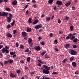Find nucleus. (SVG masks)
<instances>
[{"mask_svg": "<svg viewBox=\"0 0 79 79\" xmlns=\"http://www.w3.org/2000/svg\"><path fill=\"white\" fill-rule=\"evenodd\" d=\"M72 64L73 67H74V68H76V62H73Z\"/></svg>", "mask_w": 79, "mask_h": 79, "instance_id": "nucleus-15", "label": "nucleus"}, {"mask_svg": "<svg viewBox=\"0 0 79 79\" xmlns=\"http://www.w3.org/2000/svg\"><path fill=\"white\" fill-rule=\"evenodd\" d=\"M58 74V72H54L52 73V74Z\"/></svg>", "mask_w": 79, "mask_h": 79, "instance_id": "nucleus-38", "label": "nucleus"}, {"mask_svg": "<svg viewBox=\"0 0 79 79\" xmlns=\"http://www.w3.org/2000/svg\"><path fill=\"white\" fill-rule=\"evenodd\" d=\"M69 52L70 54L72 55H76L77 54V52L73 50H72L70 51Z\"/></svg>", "mask_w": 79, "mask_h": 79, "instance_id": "nucleus-3", "label": "nucleus"}, {"mask_svg": "<svg viewBox=\"0 0 79 79\" xmlns=\"http://www.w3.org/2000/svg\"><path fill=\"white\" fill-rule=\"evenodd\" d=\"M5 48H3L2 50V53H5L6 52V53H9V50H8V49H9V47L8 46H6L5 47Z\"/></svg>", "mask_w": 79, "mask_h": 79, "instance_id": "nucleus-2", "label": "nucleus"}, {"mask_svg": "<svg viewBox=\"0 0 79 79\" xmlns=\"http://www.w3.org/2000/svg\"><path fill=\"white\" fill-rule=\"evenodd\" d=\"M56 3L58 5H61L62 4V2L60 1H58L56 2Z\"/></svg>", "mask_w": 79, "mask_h": 79, "instance_id": "nucleus-13", "label": "nucleus"}, {"mask_svg": "<svg viewBox=\"0 0 79 79\" xmlns=\"http://www.w3.org/2000/svg\"><path fill=\"white\" fill-rule=\"evenodd\" d=\"M29 6V5L27 4L26 5L25 7H24V9H26V8H27V7H28V6Z\"/></svg>", "mask_w": 79, "mask_h": 79, "instance_id": "nucleus-46", "label": "nucleus"}, {"mask_svg": "<svg viewBox=\"0 0 79 79\" xmlns=\"http://www.w3.org/2000/svg\"><path fill=\"white\" fill-rule=\"evenodd\" d=\"M27 62H30L31 61V57H28L27 59Z\"/></svg>", "mask_w": 79, "mask_h": 79, "instance_id": "nucleus-23", "label": "nucleus"}, {"mask_svg": "<svg viewBox=\"0 0 79 79\" xmlns=\"http://www.w3.org/2000/svg\"><path fill=\"white\" fill-rule=\"evenodd\" d=\"M32 40L31 38H28V42L29 44L30 43H32Z\"/></svg>", "mask_w": 79, "mask_h": 79, "instance_id": "nucleus-18", "label": "nucleus"}, {"mask_svg": "<svg viewBox=\"0 0 79 79\" xmlns=\"http://www.w3.org/2000/svg\"><path fill=\"white\" fill-rule=\"evenodd\" d=\"M6 36L9 38H11V37H12V35L10 34V33H9L7 34Z\"/></svg>", "mask_w": 79, "mask_h": 79, "instance_id": "nucleus-10", "label": "nucleus"}, {"mask_svg": "<svg viewBox=\"0 0 79 79\" xmlns=\"http://www.w3.org/2000/svg\"><path fill=\"white\" fill-rule=\"evenodd\" d=\"M7 22L9 23H10V22H11V18L7 17Z\"/></svg>", "mask_w": 79, "mask_h": 79, "instance_id": "nucleus-16", "label": "nucleus"}, {"mask_svg": "<svg viewBox=\"0 0 79 79\" xmlns=\"http://www.w3.org/2000/svg\"><path fill=\"white\" fill-rule=\"evenodd\" d=\"M12 4L13 5H17V1L15 0L14 2H12Z\"/></svg>", "mask_w": 79, "mask_h": 79, "instance_id": "nucleus-14", "label": "nucleus"}, {"mask_svg": "<svg viewBox=\"0 0 79 79\" xmlns=\"http://www.w3.org/2000/svg\"><path fill=\"white\" fill-rule=\"evenodd\" d=\"M47 52V51H45L43 52L42 53H41V55L42 56H44V54H45V53H46V52Z\"/></svg>", "mask_w": 79, "mask_h": 79, "instance_id": "nucleus-31", "label": "nucleus"}, {"mask_svg": "<svg viewBox=\"0 0 79 79\" xmlns=\"http://www.w3.org/2000/svg\"><path fill=\"white\" fill-rule=\"evenodd\" d=\"M29 45L30 47H32V46L33 45V43H29Z\"/></svg>", "mask_w": 79, "mask_h": 79, "instance_id": "nucleus-28", "label": "nucleus"}, {"mask_svg": "<svg viewBox=\"0 0 79 79\" xmlns=\"http://www.w3.org/2000/svg\"><path fill=\"white\" fill-rule=\"evenodd\" d=\"M70 46V45L69 44H66L65 45V48H67L69 47Z\"/></svg>", "mask_w": 79, "mask_h": 79, "instance_id": "nucleus-25", "label": "nucleus"}, {"mask_svg": "<svg viewBox=\"0 0 79 79\" xmlns=\"http://www.w3.org/2000/svg\"><path fill=\"white\" fill-rule=\"evenodd\" d=\"M20 62L21 63H22V64H24V61L23 60H20Z\"/></svg>", "mask_w": 79, "mask_h": 79, "instance_id": "nucleus-41", "label": "nucleus"}, {"mask_svg": "<svg viewBox=\"0 0 79 79\" xmlns=\"http://www.w3.org/2000/svg\"><path fill=\"white\" fill-rule=\"evenodd\" d=\"M29 51V50L28 49H27L26 50H25V52H28Z\"/></svg>", "mask_w": 79, "mask_h": 79, "instance_id": "nucleus-56", "label": "nucleus"}, {"mask_svg": "<svg viewBox=\"0 0 79 79\" xmlns=\"http://www.w3.org/2000/svg\"><path fill=\"white\" fill-rule=\"evenodd\" d=\"M38 61H39V62H40V63H42V64H43V62H42V61H41V60H38Z\"/></svg>", "mask_w": 79, "mask_h": 79, "instance_id": "nucleus-47", "label": "nucleus"}, {"mask_svg": "<svg viewBox=\"0 0 79 79\" xmlns=\"http://www.w3.org/2000/svg\"><path fill=\"white\" fill-rule=\"evenodd\" d=\"M54 44H58V41L57 40H55L54 41Z\"/></svg>", "mask_w": 79, "mask_h": 79, "instance_id": "nucleus-29", "label": "nucleus"}, {"mask_svg": "<svg viewBox=\"0 0 79 79\" xmlns=\"http://www.w3.org/2000/svg\"><path fill=\"white\" fill-rule=\"evenodd\" d=\"M33 6L35 8H36L37 7V6H36V5H33Z\"/></svg>", "mask_w": 79, "mask_h": 79, "instance_id": "nucleus-62", "label": "nucleus"}, {"mask_svg": "<svg viewBox=\"0 0 79 79\" xmlns=\"http://www.w3.org/2000/svg\"><path fill=\"white\" fill-rule=\"evenodd\" d=\"M16 56V55L14 54L13 56V58H15Z\"/></svg>", "mask_w": 79, "mask_h": 79, "instance_id": "nucleus-60", "label": "nucleus"}, {"mask_svg": "<svg viewBox=\"0 0 79 79\" xmlns=\"http://www.w3.org/2000/svg\"><path fill=\"white\" fill-rule=\"evenodd\" d=\"M73 59H74V57H71L70 59V61H72L73 60Z\"/></svg>", "mask_w": 79, "mask_h": 79, "instance_id": "nucleus-36", "label": "nucleus"}, {"mask_svg": "<svg viewBox=\"0 0 79 79\" xmlns=\"http://www.w3.org/2000/svg\"><path fill=\"white\" fill-rule=\"evenodd\" d=\"M68 60L67 59V58H65L63 60L62 62L63 63H66V61H67Z\"/></svg>", "mask_w": 79, "mask_h": 79, "instance_id": "nucleus-26", "label": "nucleus"}, {"mask_svg": "<svg viewBox=\"0 0 79 79\" xmlns=\"http://www.w3.org/2000/svg\"><path fill=\"white\" fill-rule=\"evenodd\" d=\"M16 30H14L13 31V34H16Z\"/></svg>", "mask_w": 79, "mask_h": 79, "instance_id": "nucleus-52", "label": "nucleus"}, {"mask_svg": "<svg viewBox=\"0 0 79 79\" xmlns=\"http://www.w3.org/2000/svg\"><path fill=\"white\" fill-rule=\"evenodd\" d=\"M28 22L30 23H32V19L31 18H29L28 19Z\"/></svg>", "mask_w": 79, "mask_h": 79, "instance_id": "nucleus-22", "label": "nucleus"}, {"mask_svg": "<svg viewBox=\"0 0 79 79\" xmlns=\"http://www.w3.org/2000/svg\"><path fill=\"white\" fill-rule=\"evenodd\" d=\"M27 32H31V28L30 27H27Z\"/></svg>", "mask_w": 79, "mask_h": 79, "instance_id": "nucleus-19", "label": "nucleus"}, {"mask_svg": "<svg viewBox=\"0 0 79 79\" xmlns=\"http://www.w3.org/2000/svg\"><path fill=\"white\" fill-rule=\"evenodd\" d=\"M68 36L66 37V39L68 40V39H71V40H73V39H74L76 38V37L73 35L72 34L70 33L68 35Z\"/></svg>", "mask_w": 79, "mask_h": 79, "instance_id": "nucleus-1", "label": "nucleus"}, {"mask_svg": "<svg viewBox=\"0 0 79 79\" xmlns=\"http://www.w3.org/2000/svg\"><path fill=\"white\" fill-rule=\"evenodd\" d=\"M15 23V21L14 20L11 23V25L12 26H13L14 25V24Z\"/></svg>", "mask_w": 79, "mask_h": 79, "instance_id": "nucleus-33", "label": "nucleus"}, {"mask_svg": "<svg viewBox=\"0 0 79 79\" xmlns=\"http://www.w3.org/2000/svg\"><path fill=\"white\" fill-rule=\"evenodd\" d=\"M45 58H49V56H47V55H45Z\"/></svg>", "mask_w": 79, "mask_h": 79, "instance_id": "nucleus-51", "label": "nucleus"}, {"mask_svg": "<svg viewBox=\"0 0 79 79\" xmlns=\"http://www.w3.org/2000/svg\"><path fill=\"white\" fill-rule=\"evenodd\" d=\"M41 48H40V47H39V46H36L35 47V50H37V51H39V50H40Z\"/></svg>", "mask_w": 79, "mask_h": 79, "instance_id": "nucleus-11", "label": "nucleus"}, {"mask_svg": "<svg viewBox=\"0 0 79 79\" xmlns=\"http://www.w3.org/2000/svg\"><path fill=\"white\" fill-rule=\"evenodd\" d=\"M24 48V46L23 45H21L19 47V48Z\"/></svg>", "mask_w": 79, "mask_h": 79, "instance_id": "nucleus-40", "label": "nucleus"}, {"mask_svg": "<svg viewBox=\"0 0 79 79\" xmlns=\"http://www.w3.org/2000/svg\"><path fill=\"white\" fill-rule=\"evenodd\" d=\"M22 35L23 37H26L27 36V33L25 31H23L22 33Z\"/></svg>", "mask_w": 79, "mask_h": 79, "instance_id": "nucleus-8", "label": "nucleus"}, {"mask_svg": "<svg viewBox=\"0 0 79 79\" xmlns=\"http://www.w3.org/2000/svg\"><path fill=\"white\" fill-rule=\"evenodd\" d=\"M53 2V0H49L48 1V3H50V4H52V3Z\"/></svg>", "mask_w": 79, "mask_h": 79, "instance_id": "nucleus-30", "label": "nucleus"}, {"mask_svg": "<svg viewBox=\"0 0 79 79\" xmlns=\"http://www.w3.org/2000/svg\"><path fill=\"white\" fill-rule=\"evenodd\" d=\"M10 55H13V52H10Z\"/></svg>", "mask_w": 79, "mask_h": 79, "instance_id": "nucleus-53", "label": "nucleus"}, {"mask_svg": "<svg viewBox=\"0 0 79 79\" xmlns=\"http://www.w3.org/2000/svg\"><path fill=\"white\" fill-rule=\"evenodd\" d=\"M9 18H13V15H12V14L11 13L9 14Z\"/></svg>", "mask_w": 79, "mask_h": 79, "instance_id": "nucleus-34", "label": "nucleus"}, {"mask_svg": "<svg viewBox=\"0 0 79 79\" xmlns=\"http://www.w3.org/2000/svg\"><path fill=\"white\" fill-rule=\"evenodd\" d=\"M8 13L7 12H3L2 13L1 12H0V16H5L6 17L7 16V15H8Z\"/></svg>", "mask_w": 79, "mask_h": 79, "instance_id": "nucleus-4", "label": "nucleus"}, {"mask_svg": "<svg viewBox=\"0 0 79 79\" xmlns=\"http://www.w3.org/2000/svg\"><path fill=\"white\" fill-rule=\"evenodd\" d=\"M7 63H8V61L6 60H5L4 61V64H5V65H6V64H7Z\"/></svg>", "mask_w": 79, "mask_h": 79, "instance_id": "nucleus-32", "label": "nucleus"}, {"mask_svg": "<svg viewBox=\"0 0 79 79\" xmlns=\"http://www.w3.org/2000/svg\"><path fill=\"white\" fill-rule=\"evenodd\" d=\"M29 69L28 68V67L25 66V70H27Z\"/></svg>", "mask_w": 79, "mask_h": 79, "instance_id": "nucleus-54", "label": "nucleus"}, {"mask_svg": "<svg viewBox=\"0 0 79 79\" xmlns=\"http://www.w3.org/2000/svg\"><path fill=\"white\" fill-rule=\"evenodd\" d=\"M63 33V31H59V34H61Z\"/></svg>", "mask_w": 79, "mask_h": 79, "instance_id": "nucleus-55", "label": "nucleus"}, {"mask_svg": "<svg viewBox=\"0 0 79 79\" xmlns=\"http://www.w3.org/2000/svg\"><path fill=\"white\" fill-rule=\"evenodd\" d=\"M15 45H16V47H18V46H19V44L18 43H15Z\"/></svg>", "mask_w": 79, "mask_h": 79, "instance_id": "nucleus-50", "label": "nucleus"}, {"mask_svg": "<svg viewBox=\"0 0 79 79\" xmlns=\"http://www.w3.org/2000/svg\"><path fill=\"white\" fill-rule=\"evenodd\" d=\"M70 29L71 31H73L74 29V26L73 25H71L70 27Z\"/></svg>", "mask_w": 79, "mask_h": 79, "instance_id": "nucleus-17", "label": "nucleus"}, {"mask_svg": "<svg viewBox=\"0 0 79 79\" xmlns=\"http://www.w3.org/2000/svg\"><path fill=\"white\" fill-rule=\"evenodd\" d=\"M3 47V45H0V49L2 48Z\"/></svg>", "mask_w": 79, "mask_h": 79, "instance_id": "nucleus-58", "label": "nucleus"}, {"mask_svg": "<svg viewBox=\"0 0 79 79\" xmlns=\"http://www.w3.org/2000/svg\"><path fill=\"white\" fill-rule=\"evenodd\" d=\"M39 40H41L42 39V38L40 36L38 38Z\"/></svg>", "mask_w": 79, "mask_h": 79, "instance_id": "nucleus-63", "label": "nucleus"}, {"mask_svg": "<svg viewBox=\"0 0 79 79\" xmlns=\"http://www.w3.org/2000/svg\"><path fill=\"white\" fill-rule=\"evenodd\" d=\"M53 34L52 33H50L49 34V37H53Z\"/></svg>", "mask_w": 79, "mask_h": 79, "instance_id": "nucleus-37", "label": "nucleus"}, {"mask_svg": "<svg viewBox=\"0 0 79 79\" xmlns=\"http://www.w3.org/2000/svg\"><path fill=\"white\" fill-rule=\"evenodd\" d=\"M71 4V2H68L67 3H66L65 4V5L66 6H67V7H68V6H69V5Z\"/></svg>", "mask_w": 79, "mask_h": 79, "instance_id": "nucleus-24", "label": "nucleus"}, {"mask_svg": "<svg viewBox=\"0 0 79 79\" xmlns=\"http://www.w3.org/2000/svg\"><path fill=\"white\" fill-rule=\"evenodd\" d=\"M44 68H45V69L49 71L50 70V67L46 66V65H43Z\"/></svg>", "mask_w": 79, "mask_h": 79, "instance_id": "nucleus-7", "label": "nucleus"}, {"mask_svg": "<svg viewBox=\"0 0 79 79\" xmlns=\"http://www.w3.org/2000/svg\"><path fill=\"white\" fill-rule=\"evenodd\" d=\"M0 64H1L2 66V67H3V63L0 62Z\"/></svg>", "mask_w": 79, "mask_h": 79, "instance_id": "nucleus-57", "label": "nucleus"}, {"mask_svg": "<svg viewBox=\"0 0 79 79\" xmlns=\"http://www.w3.org/2000/svg\"><path fill=\"white\" fill-rule=\"evenodd\" d=\"M71 40L73 41V42L74 43H77V42L78 39H77V38H76L74 39H73V40Z\"/></svg>", "mask_w": 79, "mask_h": 79, "instance_id": "nucleus-12", "label": "nucleus"}, {"mask_svg": "<svg viewBox=\"0 0 79 79\" xmlns=\"http://www.w3.org/2000/svg\"><path fill=\"white\" fill-rule=\"evenodd\" d=\"M24 77H26V78H27V75H24Z\"/></svg>", "mask_w": 79, "mask_h": 79, "instance_id": "nucleus-64", "label": "nucleus"}, {"mask_svg": "<svg viewBox=\"0 0 79 79\" xmlns=\"http://www.w3.org/2000/svg\"><path fill=\"white\" fill-rule=\"evenodd\" d=\"M42 69L43 70V73H44V74H48L50 73V71H49V70L43 69V68H42Z\"/></svg>", "mask_w": 79, "mask_h": 79, "instance_id": "nucleus-5", "label": "nucleus"}, {"mask_svg": "<svg viewBox=\"0 0 79 79\" xmlns=\"http://www.w3.org/2000/svg\"><path fill=\"white\" fill-rule=\"evenodd\" d=\"M0 55L2 56V57H3V54H2V53H0Z\"/></svg>", "mask_w": 79, "mask_h": 79, "instance_id": "nucleus-61", "label": "nucleus"}, {"mask_svg": "<svg viewBox=\"0 0 79 79\" xmlns=\"http://www.w3.org/2000/svg\"><path fill=\"white\" fill-rule=\"evenodd\" d=\"M58 23L59 24H60V23H61V20L60 19H58Z\"/></svg>", "mask_w": 79, "mask_h": 79, "instance_id": "nucleus-43", "label": "nucleus"}, {"mask_svg": "<svg viewBox=\"0 0 79 79\" xmlns=\"http://www.w3.org/2000/svg\"><path fill=\"white\" fill-rule=\"evenodd\" d=\"M16 71L18 74H19V73H20V71L19 70H18Z\"/></svg>", "mask_w": 79, "mask_h": 79, "instance_id": "nucleus-42", "label": "nucleus"}, {"mask_svg": "<svg viewBox=\"0 0 79 79\" xmlns=\"http://www.w3.org/2000/svg\"><path fill=\"white\" fill-rule=\"evenodd\" d=\"M10 77H16V76L13 73H11L10 74Z\"/></svg>", "mask_w": 79, "mask_h": 79, "instance_id": "nucleus-9", "label": "nucleus"}, {"mask_svg": "<svg viewBox=\"0 0 79 79\" xmlns=\"http://www.w3.org/2000/svg\"><path fill=\"white\" fill-rule=\"evenodd\" d=\"M6 11H10V9L9 8H6Z\"/></svg>", "mask_w": 79, "mask_h": 79, "instance_id": "nucleus-35", "label": "nucleus"}, {"mask_svg": "<svg viewBox=\"0 0 79 79\" xmlns=\"http://www.w3.org/2000/svg\"><path fill=\"white\" fill-rule=\"evenodd\" d=\"M40 77L39 76H36L37 79H40Z\"/></svg>", "mask_w": 79, "mask_h": 79, "instance_id": "nucleus-59", "label": "nucleus"}, {"mask_svg": "<svg viewBox=\"0 0 79 79\" xmlns=\"http://www.w3.org/2000/svg\"><path fill=\"white\" fill-rule=\"evenodd\" d=\"M46 21H49L50 20V18L48 17H46Z\"/></svg>", "mask_w": 79, "mask_h": 79, "instance_id": "nucleus-27", "label": "nucleus"}, {"mask_svg": "<svg viewBox=\"0 0 79 79\" xmlns=\"http://www.w3.org/2000/svg\"><path fill=\"white\" fill-rule=\"evenodd\" d=\"M73 48H77V46L76 45H73Z\"/></svg>", "mask_w": 79, "mask_h": 79, "instance_id": "nucleus-45", "label": "nucleus"}, {"mask_svg": "<svg viewBox=\"0 0 79 79\" xmlns=\"http://www.w3.org/2000/svg\"><path fill=\"white\" fill-rule=\"evenodd\" d=\"M9 63L10 64H12L13 63V60L12 59H10L8 60Z\"/></svg>", "mask_w": 79, "mask_h": 79, "instance_id": "nucleus-20", "label": "nucleus"}, {"mask_svg": "<svg viewBox=\"0 0 79 79\" xmlns=\"http://www.w3.org/2000/svg\"><path fill=\"white\" fill-rule=\"evenodd\" d=\"M29 10L28 9L26 11V15H28V14H29Z\"/></svg>", "mask_w": 79, "mask_h": 79, "instance_id": "nucleus-39", "label": "nucleus"}, {"mask_svg": "<svg viewBox=\"0 0 79 79\" xmlns=\"http://www.w3.org/2000/svg\"><path fill=\"white\" fill-rule=\"evenodd\" d=\"M41 45H44V44H45V43L44 42L42 41L41 42Z\"/></svg>", "mask_w": 79, "mask_h": 79, "instance_id": "nucleus-44", "label": "nucleus"}, {"mask_svg": "<svg viewBox=\"0 0 79 79\" xmlns=\"http://www.w3.org/2000/svg\"><path fill=\"white\" fill-rule=\"evenodd\" d=\"M43 26L42 24L40 25H37L35 26V27H34V28H35V29H39V28H41V27H42V26Z\"/></svg>", "mask_w": 79, "mask_h": 79, "instance_id": "nucleus-6", "label": "nucleus"}, {"mask_svg": "<svg viewBox=\"0 0 79 79\" xmlns=\"http://www.w3.org/2000/svg\"><path fill=\"white\" fill-rule=\"evenodd\" d=\"M66 20H68L69 19V17L67 16H66V18H65Z\"/></svg>", "mask_w": 79, "mask_h": 79, "instance_id": "nucleus-49", "label": "nucleus"}, {"mask_svg": "<svg viewBox=\"0 0 79 79\" xmlns=\"http://www.w3.org/2000/svg\"><path fill=\"white\" fill-rule=\"evenodd\" d=\"M38 21H39V20L38 19H36L35 21H34L33 23V24H37V23H38Z\"/></svg>", "mask_w": 79, "mask_h": 79, "instance_id": "nucleus-21", "label": "nucleus"}, {"mask_svg": "<svg viewBox=\"0 0 79 79\" xmlns=\"http://www.w3.org/2000/svg\"><path fill=\"white\" fill-rule=\"evenodd\" d=\"M10 27L11 26L10 24L8 25L7 26V28H8V29H9V28H10Z\"/></svg>", "mask_w": 79, "mask_h": 79, "instance_id": "nucleus-48", "label": "nucleus"}]
</instances>
